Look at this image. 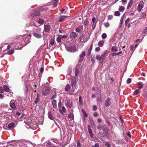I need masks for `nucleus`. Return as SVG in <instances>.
Wrapping results in <instances>:
<instances>
[{"instance_id":"obj_53","label":"nucleus","mask_w":147,"mask_h":147,"mask_svg":"<svg viewBox=\"0 0 147 147\" xmlns=\"http://www.w3.org/2000/svg\"><path fill=\"white\" fill-rule=\"evenodd\" d=\"M90 122H91V124L94 126V123L93 121V119L92 118H91L90 119Z\"/></svg>"},{"instance_id":"obj_2","label":"nucleus","mask_w":147,"mask_h":147,"mask_svg":"<svg viewBox=\"0 0 147 147\" xmlns=\"http://www.w3.org/2000/svg\"><path fill=\"white\" fill-rule=\"evenodd\" d=\"M42 93L43 95L46 96L49 94L50 90L49 88L45 86H42L41 87Z\"/></svg>"},{"instance_id":"obj_44","label":"nucleus","mask_w":147,"mask_h":147,"mask_svg":"<svg viewBox=\"0 0 147 147\" xmlns=\"http://www.w3.org/2000/svg\"><path fill=\"white\" fill-rule=\"evenodd\" d=\"M107 37V35L105 33H103L102 35V37L103 39H105Z\"/></svg>"},{"instance_id":"obj_15","label":"nucleus","mask_w":147,"mask_h":147,"mask_svg":"<svg viewBox=\"0 0 147 147\" xmlns=\"http://www.w3.org/2000/svg\"><path fill=\"white\" fill-rule=\"evenodd\" d=\"M85 53L84 51H82L80 55V57L81 58V60H82L84 59V57L85 56Z\"/></svg>"},{"instance_id":"obj_35","label":"nucleus","mask_w":147,"mask_h":147,"mask_svg":"<svg viewBox=\"0 0 147 147\" xmlns=\"http://www.w3.org/2000/svg\"><path fill=\"white\" fill-rule=\"evenodd\" d=\"M39 15L40 13L38 11L34 13H33L32 14V15H34V16H38Z\"/></svg>"},{"instance_id":"obj_30","label":"nucleus","mask_w":147,"mask_h":147,"mask_svg":"<svg viewBox=\"0 0 147 147\" xmlns=\"http://www.w3.org/2000/svg\"><path fill=\"white\" fill-rule=\"evenodd\" d=\"M140 92V90H139L137 89L134 91V95H136L139 93Z\"/></svg>"},{"instance_id":"obj_8","label":"nucleus","mask_w":147,"mask_h":147,"mask_svg":"<svg viewBox=\"0 0 147 147\" xmlns=\"http://www.w3.org/2000/svg\"><path fill=\"white\" fill-rule=\"evenodd\" d=\"M50 30V26L48 25L44 26V30L46 32H49Z\"/></svg>"},{"instance_id":"obj_10","label":"nucleus","mask_w":147,"mask_h":147,"mask_svg":"<svg viewBox=\"0 0 147 147\" xmlns=\"http://www.w3.org/2000/svg\"><path fill=\"white\" fill-rule=\"evenodd\" d=\"M108 52L107 50H105L104 51H103L101 54V57L102 58V59L104 60L105 58L106 57V55L107 54Z\"/></svg>"},{"instance_id":"obj_16","label":"nucleus","mask_w":147,"mask_h":147,"mask_svg":"<svg viewBox=\"0 0 147 147\" xmlns=\"http://www.w3.org/2000/svg\"><path fill=\"white\" fill-rule=\"evenodd\" d=\"M9 129H12L14 127V124L13 123H11L8 124Z\"/></svg>"},{"instance_id":"obj_17","label":"nucleus","mask_w":147,"mask_h":147,"mask_svg":"<svg viewBox=\"0 0 147 147\" xmlns=\"http://www.w3.org/2000/svg\"><path fill=\"white\" fill-rule=\"evenodd\" d=\"M48 115L49 118L50 119L52 120H53V117L51 113V112H48Z\"/></svg>"},{"instance_id":"obj_41","label":"nucleus","mask_w":147,"mask_h":147,"mask_svg":"<svg viewBox=\"0 0 147 147\" xmlns=\"http://www.w3.org/2000/svg\"><path fill=\"white\" fill-rule=\"evenodd\" d=\"M75 31L78 32H79L80 31V28L78 27L76 28Z\"/></svg>"},{"instance_id":"obj_55","label":"nucleus","mask_w":147,"mask_h":147,"mask_svg":"<svg viewBox=\"0 0 147 147\" xmlns=\"http://www.w3.org/2000/svg\"><path fill=\"white\" fill-rule=\"evenodd\" d=\"M58 4L57 1H56L55 2L54 4H53V6L54 7H56L57 6V4Z\"/></svg>"},{"instance_id":"obj_52","label":"nucleus","mask_w":147,"mask_h":147,"mask_svg":"<svg viewBox=\"0 0 147 147\" xmlns=\"http://www.w3.org/2000/svg\"><path fill=\"white\" fill-rule=\"evenodd\" d=\"M124 17V15H123L121 17V18L120 22L123 23Z\"/></svg>"},{"instance_id":"obj_50","label":"nucleus","mask_w":147,"mask_h":147,"mask_svg":"<svg viewBox=\"0 0 147 147\" xmlns=\"http://www.w3.org/2000/svg\"><path fill=\"white\" fill-rule=\"evenodd\" d=\"M4 90L3 88L1 87H0V93H3L4 92Z\"/></svg>"},{"instance_id":"obj_9","label":"nucleus","mask_w":147,"mask_h":147,"mask_svg":"<svg viewBox=\"0 0 147 147\" xmlns=\"http://www.w3.org/2000/svg\"><path fill=\"white\" fill-rule=\"evenodd\" d=\"M33 35L34 36L38 38H40L42 37V35L41 34L37 33L36 32H34Z\"/></svg>"},{"instance_id":"obj_33","label":"nucleus","mask_w":147,"mask_h":147,"mask_svg":"<svg viewBox=\"0 0 147 147\" xmlns=\"http://www.w3.org/2000/svg\"><path fill=\"white\" fill-rule=\"evenodd\" d=\"M70 88L69 85L68 84L66 85L65 88V90L66 91H68Z\"/></svg>"},{"instance_id":"obj_29","label":"nucleus","mask_w":147,"mask_h":147,"mask_svg":"<svg viewBox=\"0 0 147 147\" xmlns=\"http://www.w3.org/2000/svg\"><path fill=\"white\" fill-rule=\"evenodd\" d=\"M96 59L97 60L100 61L101 60H103L101 57V56L99 55H97L96 56Z\"/></svg>"},{"instance_id":"obj_6","label":"nucleus","mask_w":147,"mask_h":147,"mask_svg":"<svg viewBox=\"0 0 147 147\" xmlns=\"http://www.w3.org/2000/svg\"><path fill=\"white\" fill-rule=\"evenodd\" d=\"M72 102L71 100H68L66 103L65 105L67 108H71L72 106Z\"/></svg>"},{"instance_id":"obj_48","label":"nucleus","mask_w":147,"mask_h":147,"mask_svg":"<svg viewBox=\"0 0 147 147\" xmlns=\"http://www.w3.org/2000/svg\"><path fill=\"white\" fill-rule=\"evenodd\" d=\"M57 41L58 42H61V38L58 37L57 38Z\"/></svg>"},{"instance_id":"obj_61","label":"nucleus","mask_w":147,"mask_h":147,"mask_svg":"<svg viewBox=\"0 0 147 147\" xmlns=\"http://www.w3.org/2000/svg\"><path fill=\"white\" fill-rule=\"evenodd\" d=\"M127 135L129 138H131V133L130 132H128L127 133Z\"/></svg>"},{"instance_id":"obj_54","label":"nucleus","mask_w":147,"mask_h":147,"mask_svg":"<svg viewBox=\"0 0 147 147\" xmlns=\"http://www.w3.org/2000/svg\"><path fill=\"white\" fill-rule=\"evenodd\" d=\"M100 49L99 47H97L95 48V50L96 51L99 52L100 51Z\"/></svg>"},{"instance_id":"obj_13","label":"nucleus","mask_w":147,"mask_h":147,"mask_svg":"<svg viewBox=\"0 0 147 147\" xmlns=\"http://www.w3.org/2000/svg\"><path fill=\"white\" fill-rule=\"evenodd\" d=\"M36 22H37L40 25L42 24L44 22V20L43 19L40 18H39L38 19H36Z\"/></svg>"},{"instance_id":"obj_51","label":"nucleus","mask_w":147,"mask_h":147,"mask_svg":"<svg viewBox=\"0 0 147 147\" xmlns=\"http://www.w3.org/2000/svg\"><path fill=\"white\" fill-rule=\"evenodd\" d=\"M96 91H97V92H96V93L97 94H99V93H100V90L98 88H97L96 89V90H95Z\"/></svg>"},{"instance_id":"obj_59","label":"nucleus","mask_w":147,"mask_h":147,"mask_svg":"<svg viewBox=\"0 0 147 147\" xmlns=\"http://www.w3.org/2000/svg\"><path fill=\"white\" fill-rule=\"evenodd\" d=\"M97 107L95 105H94L93 106V109L95 111L96 110Z\"/></svg>"},{"instance_id":"obj_5","label":"nucleus","mask_w":147,"mask_h":147,"mask_svg":"<svg viewBox=\"0 0 147 147\" xmlns=\"http://www.w3.org/2000/svg\"><path fill=\"white\" fill-rule=\"evenodd\" d=\"M76 78L74 76L72 77L71 78V86L72 88L75 87L76 83Z\"/></svg>"},{"instance_id":"obj_56","label":"nucleus","mask_w":147,"mask_h":147,"mask_svg":"<svg viewBox=\"0 0 147 147\" xmlns=\"http://www.w3.org/2000/svg\"><path fill=\"white\" fill-rule=\"evenodd\" d=\"M29 88L27 86H26V93H27L29 91Z\"/></svg>"},{"instance_id":"obj_47","label":"nucleus","mask_w":147,"mask_h":147,"mask_svg":"<svg viewBox=\"0 0 147 147\" xmlns=\"http://www.w3.org/2000/svg\"><path fill=\"white\" fill-rule=\"evenodd\" d=\"M77 147H82L80 142L79 141H78L77 142Z\"/></svg>"},{"instance_id":"obj_57","label":"nucleus","mask_w":147,"mask_h":147,"mask_svg":"<svg viewBox=\"0 0 147 147\" xmlns=\"http://www.w3.org/2000/svg\"><path fill=\"white\" fill-rule=\"evenodd\" d=\"M129 18H127L126 20L125 23L126 24H127L129 22Z\"/></svg>"},{"instance_id":"obj_22","label":"nucleus","mask_w":147,"mask_h":147,"mask_svg":"<svg viewBox=\"0 0 147 147\" xmlns=\"http://www.w3.org/2000/svg\"><path fill=\"white\" fill-rule=\"evenodd\" d=\"M118 50L117 47L115 46H113L111 49V51L112 52H116Z\"/></svg>"},{"instance_id":"obj_60","label":"nucleus","mask_w":147,"mask_h":147,"mask_svg":"<svg viewBox=\"0 0 147 147\" xmlns=\"http://www.w3.org/2000/svg\"><path fill=\"white\" fill-rule=\"evenodd\" d=\"M46 146H49V145H51V143L50 142H47L46 143Z\"/></svg>"},{"instance_id":"obj_21","label":"nucleus","mask_w":147,"mask_h":147,"mask_svg":"<svg viewBox=\"0 0 147 147\" xmlns=\"http://www.w3.org/2000/svg\"><path fill=\"white\" fill-rule=\"evenodd\" d=\"M52 105L53 106L54 108H55L57 107L56 101L55 100H53L52 102Z\"/></svg>"},{"instance_id":"obj_19","label":"nucleus","mask_w":147,"mask_h":147,"mask_svg":"<svg viewBox=\"0 0 147 147\" xmlns=\"http://www.w3.org/2000/svg\"><path fill=\"white\" fill-rule=\"evenodd\" d=\"M68 117L71 120H73L74 119V116L73 113H70L68 115Z\"/></svg>"},{"instance_id":"obj_25","label":"nucleus","mask_w":147,"mask_h":147,"mask_svg":"<svg viewBox=\"0 0 147 147\" xmlns=\"http://www.w3.org/2000/svg\"><path fill=\"white\" fill-rule=\"evenodd\" d=\"M132 3L133 2L131 0H130L128 4L127 9H129L131 8L132 5Z\"/></svg>"},{"instance_id":"obj_31","label":"nucleus","mask_w":147,"mask_h":147,"mask_svg":"<svg viewBox=\"0 0 147 147\" xmlns=\"http://www.w3.org/2000/svg\"><path fill=\"white\" fill-rule=\"evenodd\" d=\"M146 16V14L144 13H141L140 17L141 18H144Z\"/></svg>"},{"instance_id":"obj_45","label":"nucleus","mask_w":147,"mask_h":147,"mask_svg":"<svg viewBox=\"0 0 147 147\" xmlns=\"http://www.w3.org/2000/svg\"><path fill=\"white\" fill-rule=\"evenodd\" d=\"M107 17L108 19L110 20H112L113 18V16L112 15H108L107 16Z\"/></svg>"},{"instance_id":"obj_64","label":"nucleus","mask_w":147,"mask_h":147,"mask_svg":"<svg viewBox=\"0 0 147 147\" xmlns=\"http://www.w3.org/2000/svg\"><path fill=\"white\" fill-rule=\"evenodd\" d=\"M94 147H99V145L98 143H96L94 146Z\"/></svg>"},{"instance_id":"obj_11","label":"nucleus","mask_w":147,"mask_h":147,"mask_svg":"<svg viewBox=\"0 0 147 147\" xmlns=\"http://www.w3.org/2000/svg\"><path fill=\"white\" fill-rule=\"evenodd\" d=\"M78 34L75 32H73L70 34V38H76L78 36Z\"/></svg>"},{"instance_id":"obj_46","label":"nucleus","mask_w":147,"mask_h":147,"mask_svg":"<svg viewBox=\"0 0 147 147\" xmlns=\"http://www.w3.org/2000/svg\"><path fill=\"white\" fill-rule=\"evenodd\" d=\"M131 79L130 78H129L127 79V84H129L130 83H131Z\"/></svg>"},{"instance_id":"obj_62","label":"nucleus","mask_w":147,"mask_h":147,"mask_svg":"<svg viewBox=\"0 0 147 147\" xmlns=\"http://www.w3.org/2000/svg\"><path fill=\"white\" fill-rule=\"evenodd\" d=\"M92 22H93V24H94L96 22V18H92Z\"/></svg>"},{"instance_id":"obj_58","label":"nucleus","mask_w":147,"mask_h":147,"mask_svg":"<svg viewBox=\"0 0 147 147\" xmlns=\"http://www.w3.org/2000/svg\"><path fill=\"white\" fill-rule=\"evenodd\" d=\"M61 12L62 13H66V11H65V9L63 8L62 9Z\"/></svg>"},{"instance_id":"obj_23","label":"nucleus","mask_w":147,"mask_h":147,"mask_svg":"<svg viewBox=\"0 0 147 147\" xmlns=\"http://www.w3.org/2000/svg\"><path fill=\"white\" fill-rule=\"evenodd\" d=\"M98 45L100 47H102L104 45V42L103 40L99 41L98 43Z\"/></svg>"},{"instance_id":"obj_40","label":"nucleus","mask_w":147,"mask_h":147,"mask_svg":"<svg viewBox=\"0 0 147 147\" xmlns=\"http://www.w3.org/2000/svg\"><path fill=\"white\" fill-rule=\"evenodd\" d=\"M105 145L107 147H110L111 146L110 144L108 142H105Z\"/></svg>"},{"instance_id":"obj_42","label":"nucleus","mask_w":147,"mask_h":147,"mask_svg":"<svg viewBox=\"0 0 147 147\" xmlns=\"http://www.w3.org/2000/svg\"><path fill=\"white\" fill-rule=\"evenodd\" d=\"M7 110V109L6 110H5V113H9L11 112L12 111V110L10 109H8V110Z\"/></svg>"},{"instance_id":"obj_12","label":"nucleus","mask_w":147,"mask_h":147,"mask_svg":"<svg viewBox=\"0 0 147 147\" xmlns=\"http://www.w3.org/2000/svg\"><path fill=\"white\" fill-rule=\"evenodd\" d=\"M67 17V16H62L60 17L59 19L58 20V21L60 22H62Z\"/></svg>"},{"instance_id":"obj_18","label":"nucleus","mask_w":147,"mask_h":147,"mask_svg":"<svg viewBox=\"0 0 147 147\" xmlns=\"http://www.w3.org/2000/svg\"><path fill=\"white\" fill-rule=\"evenodd\" d=\"M92 47H93V44H92L91 45L90 47V48L89 49H88V54L89 55H90L91 53V52L92 49Z\"/></svg>"},{"instance_id":"obj_26","label":"nucleus","mask_w":147,"mask_h":147,"mask_svg":"<svg viewBox=\"0 0 147 147\" xmlns=\"http://www.w3.org/2000/svg\"><path fill=\"white\" fill-rule=\"evenodd\" d=\"M41 29L40 28H38L34 32H36L37 33L41 34Z\"/></svg>"},{"instance_id":"obj_14","label":"nucleus","mask_w":147,"mask_h":147,"mask_svg":"<svg viewBox=\"0 0 147 147\" xmlns=\"http://www.w3.org/2000/svg\"><path fill=\"white\" fill-rule=\"evenodd\" d=\"M3 89L4 91H5L10 92L11 90L6 85H4L3 86Z\"/></svg>"},{"instance_id":"obj_27","label":"nucleus","mask_w":147,"mask_h":147,"mask_svg":"<svg viewBox=\"0 0 147 147\" xmlns=\"http://www.w3.org/2000/svg\"><path fill=\"white\" fill-rule=\"evenodd\" d=\"M39 94H38L37 95L36 98V99L35 101V102L36 103H38L39 102Z\"/></svg>"},{"instance_id":"obj_39","label":"nucleus","mask_w":147,"mask_h":147,"mask_svg":"<svg viewBox=\"0 0 147 147\" xmlns=\"http://www.w3.org/2000/svg\"><path fill=\"white\" fill-rule=\"evenodd\" d=\"M104 24L105 27L106 28L108 27L109 26V24L108 22H107L106 23H104Z\"/></svg>"},{"instance_id":"obj_4","label":"nucleus","mask_w":147,"mask_h":147,"mask_svg":"<svg viewBox=\"0 0 147 147\" xmlns=\"http://www.w3.org/2000/svg\"><path fill=\"white\" fill-rule=\"evenodd\" d=\"M16 101L14 100H11L10 102V107L13 109H14L16 108Z\"/></svg>"},{"instance_id":"obj_63","label":"nucleus","mask_w":147,"mask_h":147,"mask_svg":"<svg viewBox=\"0 0 147 147\" xmlns=\"http://www.w3.org/2000/svg\"><path fill=\"white\" fill-rule=\"evenodd\" d=\"M84 24L85 25H87L88 24V22L87 21L85 20L84 22Z\"/></svg>"},{"instance_id":"obj_32","label":"nucleus","mask_w":147,"mask_h":147,"mask_svg":"<svg viewBox=\"0 0 147 147\" xmlns=\"http://www.w3.org/2000/svg\"><path fill=\"white\" fill-rule=\"evenodd\" d=\"M124 9H125V8L124 7L122 6H119V10L120 11H121V12L123 11L124 10Z\"/></svg>"},{"instance_id":"obj_34","label":"nucleus","mask_w":147,"mask_h":147,"mask_svg":"<svg viewBox=\"0 0 147 147\" xmlns=\"http://www.w3.org/2000/svg\"><path fill=\"white\" fill-rule=\"evenodd\" d=\"M14 52V51L13 50H11L7 52V54L11 55L13 54Z\"/></svg>"},{"instance_id":"obj_43","label":"nucleus","mask_w":147,"mask_h":147,"mask_svg":"<svg viewBox=\"0 0 147 147\" xmlns=\"http://www.w3.org/2000/svg\"><path fill=\"white\" fill-rule=\"evenodd\" d=\"M55 41L54 39L51 38L50 40V44L51 45H53Z\"/></svg>"},{"instance_id":"obj_7","label":"nucleus","mask_w":147,"mask_h":147,"mask_svg":"<svg viewBox=\"0 0 147 147\" xmlns=\"http://www.w3.org/2000/svg\"><path fill=\"white\" fill-rule=\"evenodd\" d=\"M111 99L108 98L105 100V105L106 107H109L111 104Z\"/></svg>"},{"instance_id":"obj_49","label":"nucleus","mask_w":147,"mask_h":147,"mask_svg":"<svg viewBox=\"0 0 147 147\" xmlns=\"http://www.w3.org/2000/svg\"><path fill=\"white\" fill-rule=\"evenodd\" d=\"M10 119L9 117H6L5 118V121L7 122H9L10 121Z\"/></svg>"},{"instance_id":"obj_38","label":"nucleus","mask_w":147,"mask_h":147,"mask_svg":"<svg viewBox=\"0 0 147 147\" xmlns=\"http://www.w3.org/2000/svg\"><path fill=\"white\" fill-rule=\"evenodd\" d=\"M120 13L118 11H115L114 13V15L116 16H119L120 15Z\"/></svg>"},{"instance_id":"obj_28","label":"nucleus","mask_w":147,"mask_h":147,"mask_svg":"<svg viewBox=\"0 0 147 147\" xmlns=\"http://www.w3.org/2000/svg\"><path fill=\"white\" fill-rule=\"evenodd\" d=\"M79 102L80 105H83V102L82 100V98L81 96H80L79 98Z\"/></svg>"},{"instance_id":"obj_1","label":"nucleus","mask_w":147,"mask_h":147,"mask_svg":"<svg viewBox=\"0 0 147 147\" xmlns=\"http://www.w3.org/2000/svg\"><path fill=\"white\" fill-rule=\"evenodd\" d=\"M26 124L33 129H36L38 126V125L36 122L32 120H31L29 118L27 120Z\"/></svg>"},{"instance_id":"obj_3","label":"nucleus","mask_w":147,"mask_h":147,"mask_svg":"<svg viewBox=\"0 0 147 147\" xmlns=\"http://www.w3.org/2000/svg\"><path fill=\"white\" fill-rule=\"evenodd\" d=\"M66 49L68 51L71 52H74L76 51V48L74 46L66 47Z\"/></svg>"},{"instance_id":"obj_24","label":"nucleus","mask_w":147,"mask_h":147,"mask_svg":"<svg viewBox=\"0 0 147 147\" xmlns=\"http://www.w3.org/2000/svg\"><path fill=\"white\" fill-rule=\"evenodd\" d=\"M144 84L142 83L139 82L138 83V88L140 89L142 88V86Z\"/></svg>"},{"instance_id":"obj_36","label":"nucleus","mask_w":147,"mask_h":147,"mask_svg":"<svg viewBox=\"0 0 147 147\" xmlns=\"http://www.w3.org/2000/svg\"><path fill=\"white\" fill-rule=\"evenodd\" d=\"M3 128L4 129L7 130H9V128L8 126V125L7 124H5L4 125Z\"/></svg>"},{"instance_id":"obj_20","label":"nucleus","mask_w":147,"mask_h":147,"mask_svg":"<svg viewBox=\"0 0 147 147\" xmlns=\"http://www.w3.org/2000/svg\"><path fill=\"white\" fill-rule=\"evenodd\" d=\"M60 111V112L62 114H63V113L65 112L66 110L64 107H62L61 108V109Z\"/></svg>"},{"instance_id":"obj_37","label":"nucleus","mask_w":147,"mask_h":147,"mask_svg":"<svg viewBox=\"0 0 147 147\" xmlns=\"http://www.w3.org/2000/svg\"><path fill=\"white\" fill-rule=\"evenodd\" d=\"M79 73L78 70V69H76L75 70V75L76 76L78 77V74Z\"/></svg>"}]
</instances>
